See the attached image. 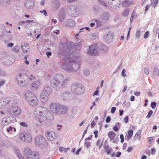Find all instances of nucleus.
<instances>
[{"label": "nucleus", "mask_w": 159, "mask_h": 159, "mask_svg": "<svg viewBox=\"0 0 159 159\" xmlns=\"http://www.w3.org/2000/svg\"><path fill=\"white\" fill-rule=\"evenodd\" d=\"M72 91L76 94H82L84 92V86L79 84L74 83L71 86Z\"/></svg>", "instance_id": "7"}, {"label": "nucleus", "mask_w": 159, "mask_h": 159, "mask_svg": "<svg viewBox=\"0 0 159 159\" xmlns=\"http://www.w3.org/2000/svg\"><path fill=\"white\" fill-rule=\"evenodd\" d=\"M66 25L67 26L73 27L75 25V23L73 20L69 19L67 21Z\"/></svg>", "instance_id": "28"}, {"label": "nucleus", "mask_w": 159, "mask_h": 159, "mask_svg": "<svg viewBox=\"0 0 159 159\" xmlns=\"http://www.w3.org/2000/svg\"><path fill=\"white\" fill-rule=\"evenodd\" d=\"M43 91L49 95L52 91L51 88L50 87L47 86L45 87Z\"/></svg>", "instance_id": "29"}, {"label": "nucleus", "mask_w": 159, "mask_h": 159, "mask_svg": "<svg viewBox=\"0 0 159 159\" xmlns=\"http://www.w3.org/2000/svg\"><path fill=\"white\" fill-rule=\"evenodd\" d=\"M10 113L12 115L18 116L20 115L21 112V110L18 107L16 106L13 107L10 111Z\"/></svg>", "instance_id": "13"}, {"label": "nucleus", "mask_w": 159, "mask_h": 159, "mask_svg": "<svg viewBox=\"0 0 159 159\" xmlns=\"http://www.w3.org/2000/svg\"><path fill=\"white\" fill-rule=\"evenodd\" d=\"M129 10L128 9H126L125 10L124 12L122 13V15L124 16L125 17L127 16L129 14Z\"/></svg>", "instance_id": "40"}, {"label": "nucleus", "mask_w": 159, "mask_h": 159, "mask_svg": "<svg viewBox=\"0 0 159 159\" xmlns=\"http://www.w3.org/2000/svg\"><path fill=\"white\" fill-rule=\"evenodd\" d=\"M93 10L95 13H98L99 12L98 7L97 6H96L93 7Z\"/></svg>", "instance_id": "50"}, {"label": "nucleus", "mask_w": 159, "mask_h": 159, "mask_svg": "<svg viewBox=\"0 0 159 159\" xmlns=\"http://www.w3.org/2000/svg\"><path fill=\"white\" fill-rule=\"evenodd\" d=\"M41 83L39 80L33 82L31 84V88L34 90H36L40 86Z\"/></svg>", "instance_id": "18"}, {"label": "nucleus", "mask_w": 159, "mask_h": 159, "mask_svg": "<svg viewBox=\"0 0 159 159\" xmlns=\"http://www.w3.org/2000/svg\"><path fill=\"white\" fill-rule=\"evenodd\" d=\"M153 74L154 76H158L159 75V70L157 69H154L153 71Z\"/></svg>", "instance_id": "37"}, {"label": "nucleus", "mask_w": 159, "mask_h": 159, "mask_svg": "<svg viewBox=\"0 0 159 159\" xmlns=\"http://www.w3.org/2000/svg\"><path fill=\"white\" fill-rule=\"evenodd\" d=\"M112 36L111 34H107L105 35V39L107 40H110L112 39Z\"/></svg>", "instance_id": "43"}, {"label": "nucleus", "mask_w": 159, "mask_h": 159, "mask_svg": "<svg viewBox=\"0 0 159 159\" xmlns=\"http://www.w3.org/2000/svg\"><path fill=\"white\" fill-rule=\"evenodd\" d=\"M120 139H121V141H120L122 143L124 142V136H123V134H120Z\"/></svg>", "instance_id": "57"}, {"label": "nucleus", "mask_w": 159, "mask_h": 159, "mask_svg": "<svg viewBox=\"0 0 159 159\" xmlns=\"http://www.w3.org/2000/svg\"><path fill=\"white\" fill-rule=\"evenodd\" d=\"M91 143L89 141H85L84 146L86 147L87 148H88L90 146Z\"/></svg>", "instance_id": "45"}, {"label": "nucleus", "mask_w": 159, "mask_h": 159, "mask_svg": "<svg viewBox=\"0 0 159 159\" xmlns=\"http://www.w3.org/2000/svg\"><path fill=\"white\" fill-rule=\"evenodd\" d=\"M14 151L17 156L19 155L20 154L19 149L17 148H15L14 149Z\"/></svg>", "instance_id": "48"}, {"label": "nucleus", "mask_w": 159, "mask_h": 159, "mask_svg": "<svg viewBox=\"0 0 159 159\" xmlns=\"http://www.w3.org/2000/svg\"><path fill=\"white\" fill-rule=\"evenodd\" d=\"M70 80V77L68 76L66 77L61 83V86L63 88H66Z\"/></svg>", "instance_id": "23"}, {"label": "nucleus", "mask_w": 159, "mask_h": 159, "mask_svg": "<svg viewBox=\"0 0 159 159\" xmlns=\"http://www.w3.org/2000/svg\"><path fill=\"white\" fill-rule=\"evenodd\" d=\"M128 135L129 136H127V137H129V139L132 136L133 134V131L132 129H130L129 130L128 133Z\"/></svg>", "instance_id": "46"}, {"label": "nucleus", "mask_w": 159, "mask_h": 159, "mask_svg": "<svg viewBox=\"0 0 159 159\" xmlns=\"http://www.w3.org/2000/svg\"><path fill=\"white\" fill-rule=\"evenodd\" d=\"M71 59L72 61H73L71 64V67L73 68L72 72H76L80 69V67L81 65L80 58L74 57V59H73L71 57Z\"/></svg>", "instance_id": "8"}, {"label": "nucleus", "mask_w": 159, "mask_h": 159, "mask_svg": "<svg viewBox=\"0 0 159 159\" xmlns=\"http://www.w3.org/2000/svg\"><path fill=\"white\" fill-rule=\"evenodd\" d=\"M9 102V101L6 98L0 99V109L7 108L8 107V105L10 104Z\"/></svg>", "instance_id": "15"}, {"label": "nucleus", "mask_w": 159, "mask_h": 159, "mask_svg": "<svg viewBox=\"0 0 159 159\" xmlns=\"http://www.w3.org/2000/svg\"><path fill=\"white\" fill-rule=\"evenodd\" d=\"M149 34V31H146L144 35V38L145 39H147L148 38V34Z\"/></svg>", "instance_id": "55"}, {"label": "nucleus", "mask_w": 159, "mask_h": 159, "mask_svg": "<svg viewBox=\"0 0 159 159\" xmlns=\"http://www.w3.org/2000/svg\"><path fill=\"white\" fill-rule=\"evenodd\" d=\"M157 105V103L156 102H153L151 104V106L152 108L154 109L156 108Z\"/></svg>", "instance_id": "47"}, {"label": "nucleus", "mask_w": 159, "mask_h": 159, "mask_svg": "<svg viewBox=\"0 0 159 159\" xmlns=\"http://www.w3.org/2000/svg\"><path fill=\"white\" fill-rule=\"evenodd\" d=\"M11 117L6 116L3 119L2 122V124L3 126L7 125L11 122Z\"/></svg>", "instance_id": "19"}, {"label": "nucleus", "mask_w": 159, "mask_h": 159, "mask_svg": "<svg viewBox=\"0 0 159 159\" xmlns=\"http://www.w3.org/2000/svg\"><path fill=\"white\" fill-rule=\"evenodd\" d=\"M65 13L64 9H61L59 13V19L60 20L61 22L65 17Z\"/></svg>", "instance_id": "25"}, {"label": "nucleus", "mask_w": 159, "mask_h": 159, "mask_svg": "<svg viewBox=\"0 0 159 159\" xmlns=\"http://www.w3.org/2000/svg\"><path fill=\"white\" fill-rule=\"evenodd\" d=\"M49 111L47 108L43 107H37L34 112V114L37 115L39 117L42 118H47V116L48 114Z\"/></svg>", "instance_id": "6"}, {"label": "nucleus", "mask_w": 159, "mask_h": 159, "mask_svg": "<svg viewBox=\"0 0 159 159\" xmlns=\"http://www.w3.org/2000/svg\"><path fill=\"white\" fill-rule=\"evenodd\" d=\"M116 109V107H112L111 110V113L112 114L114 113Z\"/></svg>", "instance_id": "61"}, {"label": "nucleus", "mask_w": 159, "mask_h": 159, "mask_svg": "<svg viewBox=\"0 0 159 159\" xmlns=\"http://www.w3.org/2000/svg\"><path fill=\"white\" fill-rule=\"evenodd\" d=\"M104 148L107 154H110L111 153V152L112 151V150L108 144L106 145L105 144H104Z\"/></svg>", "instance_id": "30"}, {"label": "nucleus", "mask_w": 159, "mask_h": 159, "mask_svg": "<svg viewBox=\"0 0 159 159\" xmlns=\"http://www.w3.org/2000/svg\"><path fill=\"white\" fill-rule=\"evenodd\" d=\"M50 110L57 115L64 114L67 111V108L58 102H52L50 105Z\"/></svg>", "instance_id": "3"}, {"label": "nucleus", "mask_w": 159, "mask_h": 159, "mask_svg": "<svg viewBox=\"0 0 159 159\" xmlns=\"http://www.w3.org/2000/svg\"><path fill=\"white\" fill-rule=\"evenodd\" d=\"M98 53L97 49V45L94 44L89 47V50L88 54L92 55H95Z\"/></svg>", "instance_id": "11"}, {"label": "nucleus", "mask_w": 159, "mask_h": 159, "mask_svg": "<svg viewBox=\"0 0 159 159\" xmlns=\"http://www.w3.org/2000/svg\"><path fill=\"white\" fill-rule=\"evenodd\" d=\"M116 135V133L113 131H110L108 133V136L110 141H111Z\"/></svg>", "instance_id": "32"}, {"label": "nucleus", "mask_w": 159, "mask_h": 159, "mask_svg": "<svg viewBox=\"0 0 159 159\" xmlns=\"http://www.w3.org/2000/svg\"><path fill=\"white\" fill-rule=\"evenodd\" d=\"M19 138L25 143H30L32 141V137L29 133H21L19 135Z\"/></svg>", "instance_id": "9"}, {"label": "nucleus", "mask_w": 159, "mask_h": 159, "mask_svg": "<svg viewBox=\"0 0 159 159\" xmlns=\"http://www.w3.org/2000/svg\"><path fill=\"white\" fill-rule=\"evenodd\" d=\"M39 154L36 152H32L29 157L27 158L28 159H38L39 158Z\"/></svg>", "instance_id": "24"}, {"label": "nucleus", "mask_w": 159, "mask_h": 159, "mask_svg": "<svg viewBox=\"0 0 159 159\" xmlns=\"http://www.w3.org/2000/svg\"><path fill=\"white\" fill-rule=\"evenodd\" d=\"M35 78V76L32 75L28 76L23 73H19L16 75V80L18 84L22 87L28 86Z\"/></svg>", "instance_id": "2"}, {"label": "nucleus", "mask_w": 159, "mask_h": 159, "mask_svg": "<svg viewBox=\"0 0 159 159\" xmlns=\"http://www.w3.org/2000/svg\"><path fill=\"white\" fill-rule=\"evenodd\" d=\"M99 2L101 5L105 7H106L107 6V4L105 2V1L103 0H99Z\"/></svg>", "instance_id": "42"}, {"label": "nucleus", "mask_w": 159, "mask_h": 159, "mask_svg": "<svg viewBox=\"0 0 159 159\" xmlns=\"http://www.w3.org/2000/svg\"><path fill=\"white\" fill-rule=\"evenodd\" d=\"M21 47L23 52L24 53L27 52L30 49L29 46L27 43H24L21 44Z\"/></svg>", "instance_id": "21"}, {"label": "nucleus", "mask_w": 159, "mask_h": 159, "mask_svg": "<svg viewBox=\"0 0 159 159\" xmlns=\"http://www.w3.org/2000/svg\"><path fill=\"white\" fill-rule=\"evenodd\" d=\"M159 0H151V4L152 5V6L154 8H155L157 4L158 3Z\"/></svg>", "instance_id": "38"}, {"label": "nucleus", "mask_w": 159, "mask_h": 159, "mask_svg": "<svg viewBox=\"0 0 159 159\" xmlns=\"http://www.w3.org/2000/svg\"><path fill=\"white\" fill-rule=\"evenodd\" d=\"M39 12L40 13H43L44 15L46 16H47V13L45 10H44L43 11H39Z\"/></svg>", "instance_id": "60"}, {"label": "nucleus", "mask_w": 159, "mask_h": 159, "mask_svg": "<svg viewBox=\"0 0 159 159\" xmlns=\"http://www.w3.org/2000/svg\"><path fill=\"white\" fill-rule=\"evenodd\" d=\"M148 143L150 144L152 143V141L153 139V138L152 137H149L148 138Z\"/></svg>", "instance_id": "63"}, {"label": "nucleus", "mask_w": 159, "mask_h": 159, "mask_svg": "<svg viewBox=\"0 0 159 159\" xmlns=\"http://www.w3.org/2000/svg\"><path fill=\"white\" fill-rule=\"evenodd\" d=\"M68 43L66 44H60V48L61 51L60 52V57L62 58L64 61L63 65H61V67L67 71H72L73 68L71 64L73 61L71 59V56L70 55L69 52H71L70 46L67 47Z\"/></svg>", "instance_id": "1"}, {"label": "nucleus", "mask_w": 159, "mask_h": 159, "mask_svg": "<svg viewBox=\"0 0 159 159\" xmlns=\"http://www.w3.org/2000/svg\"><path fill=\"white\" fill-rule=\"evenodd\" d=\"M25 6L27 8L31 7L34 6V2L32 0H29L25 3Z\"/></svg>", "instance_id": "26"}, {"label": "nucleus", "mask_w": 159, "mask_h": 159, "mask_svg": "<svg viewBox=\"0 0 159 159\" xmlns=\"http://www.w3.org/2000/svg\"><path fill=\"white\" fill-rule=\"evenodd\" d=\"M7 75L5 72L2 70H0V76H4Z\"/></svg>", "instance_id": "51"}, {"label": "nucleus", "mask_w": 159, "mask_h": 159, "mask_svg": "<svg viewBox=\"0 0 159 159\" xmlns=\"http://www.w3.org/2000/svg\"><path fill=\"white\" fill-rule=\"evenodd\" d=\"M25 98L31 107H35L39 103V100L36 95L31 92L27 91L25 94Z\"/></svg>", "instance_id": "4"}, {"label": "nucleus", "mask_w": 159, "mask_h": 159, "mask_svg": "<svg viewBox=\"0 0 159 159\" xmlns=\"http://www.w3.org/2000/svg\"><path fill=\"white\" fill-rule=\"evenodd\" d=\"M95 21L96 22L97 25V27L101 26L102 25V21L99 20L95 19Z\"/></svg>", "instance_id": "39"}, {"label": "nucleus", "mask_w": 159, "mask_h": 159, "mask_svg": "<svg viewBox=\"0 0 159 159\" xmlns=\"http://www.w3.org/2000/svg\"><path fill=\"white\" fill-rule=\"evenodd\" d=\"M45 141L44 138L41 135L38 136L35 138V143L37 145H40L43 144Z\"/></svg>", "instance_id": "17"}, {"label": "nucleus", "mask_w": 159, "mask_h": 159, "mask_svg": "<svg viewBox=\"0 0 159 159\" xmlns=\"http://www.w3.org/2000/svg\"><path fill=\"white\" fill-rule=\"evenodd\" d=\"M19 50L20 48L19 46H16L14 47V49H13V51L16 52H19Z\"/></svg>", "instance_id": "49"}, {"label": "nucleus", "mask_w": 159, "mask_h": 159, "mask_svg": "<svg viewBox=\"0 0 159 159\" xmlns=\"http://www.w3.org/2000/svg\"><path fill=\"white\" fill-rule=\"evenodd\" d=\"M9 143V142L8 141H3L0 142V146L2 147H7Z\"/></svg>", "instance_id": "34"}, {"label": "nucleus", "mask_w": 159, "mask_h": 159, "mask_svg": "<svg viewBox=\"0 0 159 159\" xmlns=\"http://www.w3.org/2000/svg\"><path fill=\"white\" fill-rule=\"evenodd\" d=\"M153 113V111L152 110H150L148 112V115H147V117L149 118L151 117V115Z\"/></svg>", "instance_id": "53"}, {"label": "nucleus", "mask_w": 159, "mask_h": 159, "mask_svg": "<svg viewBox=\"0 0 159 159\" xmlns=\"http://www.w3.org/2000/svg\"><path fill=\"white\" fill-rule=\"evenodd\" d=\"M84 74L86 75H88L90 74L89 70L87 69H85L83 70Z\"/></svg>", "instance_id": "44"}, {"label": "nucleus", "mask_w": 159, "mask_h": 159, "mask_svg": "<svg viewBox=\"0 0 159 159\" xmlns=\"http://www.w3.org/2000/svg\"><path fill=\"white\" fill-rule=\"evenodd\" d=\"M40 98L41 102L44 103L47 102L48 99V97L46 95V96H40Z\"/></svg>", "instance_id": "35"}, {"label": "nucleus", "mask_w": 159, "mask_h": 159, "mask_svg": "<svg viewBox=\"0 0 159 159\" xmlns=\"http://www.w3.org/2000/svg\"><path fill=\"white\" fill-rule=\"evenodd\" d=\"M76 7L75 5H70L68 7L67 13L70 16H73L76 13Z\"/></svg>", "instance_id": "16"}, {"label": "nucleus", "mask_w": 159, "mask_h": 159, "mask_svg": "<svg viewBox=\"0 0 159 159\" xmlns=\"http://www.w3.org/2000/svg\"><path fill=\"white\" fill-rule=\"evenodd\" d=\"M6 28L5 26L2 24L0 25V36H3L5 33Z\"/></svg>", "instance_id": "31"}, {"label": "nucleus", "mask_w": 159, "mask_h": 159, "mask_svg": "<svg viewBox=\"0 0 159 159\" xmlns=\"http://www.w3.org/2000/svg\"><path fill=\"white\" fill-rule=\"evenodd\" d=\"M64 78L63 75L59 73L56 74L54 75L50 80V84L53 88H56L59 86L61 84Z\"/></svg>", "instance_id": "5"}, {"label": "nucleus", "mask_w": 159, "mask_h": 159, "mask_svg": "<svg viewBox=\"0 0 159 159\" xmlns=\"http://www.w3.org/2000/svg\"><path fill=\"white\" fill-rule=\"evenodd\" d=\"M125 69H124L122 70V72H121V75L124 77H126V74L125 73Z\"/></svg>", "instance_id": "59"}, {"label": "nucleus", "mask_w": 159, "mask_h": 159, "mask_svg": "<svg viewBox=\"0 0 159 159\" xmlns=\"http://www.w3.org/2000/svg\"><path fill=\"white\" fill-rule=\"evenodd\" d=\"M47 123V118L45 117L41 118L39 117V119L36 120V124L39 127L43 128L46 126Z\"/></svg>", "instance_id": "10"}, {"label": "nucleus", "mask_w": 159, "mask_h": 159, "mask_svg": "<svg viewBox=\"0 0 159 159\" xmlns=\"http://www.w3.org/2000/svg\"><path fill=\"white\" fill-rule=\"evenodd\" d=\"M62 98L65 100L69 99L70 98V93L68 91H66L63 93L61 95Z\"/></svg>", "instance_id": "27"}, {"label": "nucleus", "mask_w": 159, "mask_h": 159, "mask_svg": "<svg viewBox=\"0 0 159 159\" xmlns=\"http://www.w3.org/2000/svg\"><path fill=\"white\" fill-rule=\"evenodd\" d=\"M144 73L146 75H148L149 72V70L147 68H145L144 70Z\"/></svg>", "instance_id": "54"}, {"label": "nucleus", "mask_w": 159, "mask_h": 159, "mask_svg": "<svg viewBox=\"0 0 159 159\" xmlns=\"http://www.w3.org/2000/svg\"><path fill=\"white\" fill-rule=\"evenodd\" d=\"M69 149L70 148H68L66 149L64 148L60 147L59 148V150L60 152H62L63 151L65 152H66L67 151L69 150Z\"/></svg>", "instance_id": "41"}, {"label": "nucleus", "mask_w": 159, "mask_h": 159, "mask_svg": "<svg viewBox=\"0 0 159 159\" xmlns=\"http://www.w3.org/2000/svg\"><path fill=\"white\" fill-rule=\"evenodd\" d=\"M151 154L152 155H154L156 152V149L154 148H152L151 149Z\"/></svg>", "instance_id": "64"}, {"label": "nucleus", "mask_w": 159, "mask_h": 159, "mask_svg": "<svg viewBox=\"0 0 159 159\" xmlns=\"http://www.w3.org/2000/svg\"><path fill=\"white\" fill-rule=\"evenodd\" d=\"M23 152L25 156L27 158L31 154L32 151L29 148L27 147L24 148Z\"/></svg>", "instance_id": "22"}, {"label": "nucleus", "mask_w": 159, "mask_h": 159, "mask_svg": "<svg viewBox=\"0 0 159 159\" xmlns=\"http://www.w3.org/2000/svg\"><path fill=\"white\" fill-rule=\"evenodd\" d=\"M141 32L139 30H137L136 32V36L137 37H139L140 35Z\"/></svg>", "instance_id": "56"}, {"label": "nucleus", "mask_w": 159, "mask_h": 159, "mask_svg": "<svg viewBox=\"0 0 159 159\" xmlns=\"http://www.w3.org/2000/svg\"><path fill=\"white\" fill-rule=\"evenodd\" d=\"M20 125L22 126L23 127H27L28 125L27 124L24 122H21L20 123Z\"/></svg>", "instance_id": "52"}, {"label": "nucleus", "mask_w": 159, "mask_h": 159, "mask_svg": "<svg viewBox=\"0 0 159 159\" xmlns=\"http://www.w3.org/2000/svg\"><path fill=\"white\" fill-rule=\"evenodd\" d=\"M48 139L50 141H52L56 138L55 133L52 131L47 130L45 133Z\"/></svg>", "instance_id": "14"}, {"label": "nucleus", "mask_w": 159, "mask_h": 159, "mask_svg": "<svg viewBox=\"0 0 159 159\" xmlns=\"http://www.w3.org/2000/svg\"><path fill=\"white\" fill-rule=\"evenodd\" d=\"M46 95L48 97L49 95L47 94L46 93L44 92L43 91L41 92L40 96H46Z\"/></svg>", "instance_id": "58"}, {"label": "nucleus", "mask_w": 159, "mask_h": 159, "mask_svg": "<svg viewBox=\"0 0 159 159\" xmlns=\"http://www.w3.org/2000/svg\"><path fill=\"white\" fill-rule=\"evenodd\" d=\"M101 19L103 21L107 20L110 17V14L107 12H104L100 15Z\"/></svg>", "instance_id": "20"}, {"label": "nucleus", "mask_w": 159, "mask_h": 159, "mask_svg": "<svg viewBox=\"0 0 159 159\" xmlns=\"http://www.w3.org/2000/svg\"><path fill=\"white\" fill-rule=\"evenodd\" d=\"M111 117L109 116L107 117L106 120V121L107 123H109L111 120Z\"/></svg>", "instance_id": "62"}, {"label": "nucleus", "mask_w": 159, "mask_h": 159, "mask_svg": "<svg viewBox=\"0 0 159 159\" xmlns=\"http://www.w3.org/2000/svg\"><path fill=\"white\" fill-rule=\"evenodd\" d=\"M141 134V131H139L135 135L134 138V140H139L141 137H140V135Z\"/></svg>", "instance_id": "33"}, {"label": "nucleus", "mask_w": 159, "mask_h": 159, "mask_svg": "<svg viewBox=\"0 0 159 159\" xmlns=\"http://www.w3.org/2000/svg\"><path fill=\"white\" fill-rule=\"evenodd\" d=\"M121 2L120 0H108V3L112 8L116 9L119 8V5Z\"/></svg>", "instance_id": "12"}, {"label": "nucleus", "mask_w": 159, "mask_h": 159, "mask_svg": "<svg viewBox=\"0 0 159 159\" xmlns=\"http://www.w3.org/2000/svg\"><path fill=\"white\" fill-rule=\"evenodd\" d=\"M131 4L130 1L128 0L124 1L122 3V5L123 7H126L129 6Z\"/></svg>", "instance_id": "36"}]
</instances>
